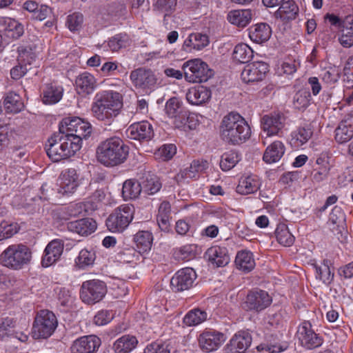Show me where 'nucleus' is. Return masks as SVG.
<instances>
[{"mask_svg": "<svg viewBox=\"0 0 353 353\" xmlns=\"http://www.w3.org/2000/svg\"><path fill=\"white\" fill-rule=\"evenodd\" d=\"M123 107V97L115 91L102 90L94 97L91 111L99 121L110 122L119 114Z\"/></svg>", "mask_w": 353, "mask_h": 353, "instance_id": "obj_1", "label": "nucleus"}, {"mask_svg": "<svg viewBox=\"0 0 353 353\" xmlns=\"http://www.w3.org/2000/svg\"><path fill=\"white\" fill-rule=\"evenodd\" d=\"M129 154V147L117 137L101 141L96 149L98 162L105 167H114L123 163Z\"/></svg>", "mask_w": 353, "mask_h": 353, "instance_id": "obj_2", "label": "nucleus"}, {"mask_svg": "<svg viewBox=\"0 0 353 353\" xmlns=\"http://www.w3.org/2000/svg\"><path fill=\"white\" fill-rule=\"evenodd\" d=\"M251 135V130L245 120L238 113L230 112L225 116L221 125L223 140L232 144H239Z\"/></svg>", "mask_w": 353, "mask_h": 353, "instance_id": "obj_3", "label": "nucleus"}, {"mask_svg": "<svg viewBox=\"0 0 353 353\" xmlns=\"http://www.w3.org/2000/svg\"><path fill=\"white\" fill-rule=\"evenodd\" d=\"M32 257L30 249L23 244L8 246L0 254V264L12 270H19L29 263Z\"/></svg>", "mask_w": 353, "mask_h": 353, "instance_id": "obj_4", "label": "nucleus"}, {"mask_svg": "<svg viewBox=\"0 0 353 353\" xmlns=\"http://www.w3.org/2000/svg\"><path fill=\"white\" fill-rule=\"evenodd\" d=\"M58 321L55 314L48 310L39 311L34 318L32 335L35 339H48L55 331Z\"/></svg>", "mask_w": 353, "mask_h": 353, "instance_id": "obj_5", "label": "nucleus"}, {"mask_svg": "<svg viewBox=\"0 0 353 353\" xmlns=\"http://www.w3.org/2000/svg\"><path fill=\"white\" fill-rule=\"evenodd\" d=\"M134 208L132 205L124 204L116 208L106 220V226L112 232H123L132 221Z\"/></svg>", "mask_w": 353, "mask_h": 353, "instance_id": "obj_6", "label": "nucleus"}, {"mask_svg": "<svg viewBox=\"0 0 353 353\" xmlns=\"http://www.w3.org/2000/svg\"><path fill=\"white\" fill-rule=\"evenodd\" d=\"M183 69L185 80L190 83L205 82L214 75L208 65L199 59L186 61Z\"/></svg>", "mask_w": 353, "mask_h": 353, "instance_id": "obj_7", "label": "nucleus"}, {"mask_svg": "<svg viewBox=\"0 0 353 353\" xmlns=\"http://www.w3.org/2000/svg\"><path fill=\"white\" fill-rule=\"evenodd\" d=\"M59 131L71 137H78L82 142L83 139H87L90 135L92 126L79 117H66L61 121Z\"/></svg>", "mask_w": 353, "mask_h": 353, "instance_id": "obj_8", "label": "nucleus"}, {"mask_svg": "<svg viewBox=\"0 0 353 353\" xmlns=\"http://www.w3.org/2000/svg\"><path fill=\"white\" fill-rule=\"evenodd\" d=\"M107 293L106 285L99 280H88L82 283L80 298L88 305H92L103 299Z\"/></svg>", "mask_w": 353, "mask_h": 353, "instance_id": "obj_9", "label": "nucleus"}, {"mask_svg": "<svg viewBox=\"0 0 353 353\" xmlns=\"http://www.w3.org/2000/svg\"><path fill=\"white\" fill-rule=\"evenodd\" d=\"M296 337L301 345L307 350L320 347L323 343V337L314 332L309 321H304L298 327Z\"/></svg>", "mask_w": 353, "mask_h": 353, "instance_id": "obj_10", "label": "nucleus"}, {"mask_svg": "<svg viewBox=\"0 0 353 353\" xmlns=\"http://www.w3.org/2000/svg\"><path fill=\"white\" fill-rule=\"evenodd\" d=\"M272 299L265 290H256L250 291L243 304V307L247 311L259 312L271 305Z\"/></svg>", "mask_w": 353, "mask_h": 353, "instance_id": "obj_11", "label": "nucleus"}, {"mask_svg": "<svg viewBox=\"0 0 353 353\" xmlns=\"http://www.w3.org/2000/svg\"><path fill=\"white\" fill-rule=\"evenodd\" d=\"M177 6V0H156L154 3L155 10L163 14V24L166 29H172L174 23L176 26L181 24L180 17L174 14Z\"/></svg>", "mask_w": 353, "mask_h": 353, "instance_id": "obj_12", "label": "nucleus"}, {"mask_svg": "<svg viewBox=\"0 0 353 353\" xmlns=\"http://www.w3.org/2000/svg\"><path fill=\"white\" fill-rule=\"evenodd\" d=\"M80 184L79 174L74 168L63 170L58 180V192L62 195L72 194Z\"/></svg>", "mask_w": 353, "mask_h": 353, "instance_id": "obj_13", "label": "nucleus"}, {"mask_svg": "<svg viewBox=\"0 0 353 353\" xmlns=\"http://www.w3.org/2000/svg\"><path fill=\"white\" fill-rule=\"evenodd\" d=\"M196 279V274L192 268H183L177 271L171 279V288L175 292L189 290L193 286Z\"/></svg>", "mask_w": 353, "mask_h": 353, "instance_id": "obj_14", "label": "nucleus"}, {"mask_svg": "<svg viewBox=\"0 0 353 353\" xmlns=\"http://www.w3.org/2000/svg\"><path fill=\"white\" fill-rule=\"evenodd\" d=\"M225 340L223 333L213 330H204L198 337L199 347L206 352L216 350Z\"/></svg>", "mask_w": 353, "mask_h": 353, "instance_id": "obj_15", "label": "nucleus"}, {"mask_svg": "<svg viewBox=\"0 0 353 353\" xmlns=\"http://www.w3.org/2000/svg\"><path fill=\"white\" fill-rule=\"evenodd\" d=\"M285 116L282 113H272L261 119V127L265 138L278 135L285 126Z\"/></svg>", "mask_w": 353, "mask_h": 353, "instance_id": "obj_16", "label": "nucleus"}, {"mask_svg": "<svg viewBox=\"0 0 353 353\" xmlns=\"http://www.w3.org/2000/svg\"><path fill=\"white\" fill-rule=\"evenodd\" d=\"M269 65L263 61H255L247 65L241 72V79L245 83L262 81L268 72Z\"/></svg>", "mask_w": 353, "mask_h": 353, "instance_id": "obj_17", "label": "nucleus"}, {"mask_svg": "<svg viewBox=\"0 0 353 353\" xmlns=\"http://www.w3.org/2000/svg\"><path fill=\"white\" fill-rule=\"evenodd\" d=\"M101 340L95 335L83 336L76 339L70 347L71 353H96Z\"/></svg>", "mask_w": 353, "mask_h": 353, "instance_id": "obj_18", "label": "nucleus"}, {"mask_svg": "<svg viewBox=\"0 0 353 353\" xmlns=\"http://www.w3.org/2000/svg\"><path fill=\"white\" fill-rule=\"evenodd\" d=\"M67 148L66 145H63L62 141L61 142V134L60 131L58 134H54L48 141V143L46 145V150L48 156L53 161L57 162L61 159H68L65 153L69 152L65 150Z\"/></svg>", "mask_w": 353, "mask_h": 353, "instance_id": "obj_19", "label": "nucleus"}, {"mask_svg": "<svg viewBox=\"0 0 353 353\" xmlns=\"http://www.w3.org/2000/svg\"><path fill=\"white\" fill-rule=\"evenodd\" d=\"M128 137L139 141H148L154 135L152 125L147 121L134 123L127 130Z\"/></svg>", "mask_w": 353, "mask_h": 353, "instance_id": "obj_20", "label": "nucleus"}, {"mask_svg": "<svg viewBox=\"0 0 353 353\" xmlns=\"http://www.w3.org/2000/svg\"><path fill=\"white\" fill-rule=\"evenodd\" d=\"M63 241L61 239H54L48 243L42 256V265L47 268L59 261L63 253Z\"/></svg>", "mask_w": 353, "mask_h": 353, "instance_id": "obj_21", "label": "nucleus"}, {"mask_svg": "<svg viewBox=\"0 0 353 353\" xmlns=\"http://www.w3.org/2000/svg\"><path fill=\"white\" fill-rule=\"evenodd\" d=\"M132 84L137 88L143 90L150 88L156 83V78L150 70L138 68L131 72L130 75Z\"/></svg>", "mask_w": 353, "mask_h": 353, "instance_id": "obj_22", "label": "nucleus"}, {"mask_svg": "<svg viewBox=\"0 0 353 353\" xmlns=\"http://www.w3.org/2000/svg\"><path fill=\"white\" fill-rule=\"evenodd\" d=\"M251 334L247 331H239L230 341L227 353H244L252 343Z\"/></svg>", "mask_w": 353, "mask_h": 353, "instance_id": "obj_23", "label": "nucleus"}, {"mask_svg": "<svg viewBox=\"0 0 353 353\" xmlns=\"http://www.w3.org/2000/svg\"><path fill=\"white\" fill-rule=\"evenodd\" d=\"M0 32L7 37L17 39L23 35L24 28L14 19L0 17Z\"/></svg>", "mask_w": 353, "mask_h": 353, "instance_id": "obj_24", "label": "nucleus"}, {"mask_svg": "<svg viewBox=\"0 0 353 353\" xmlns=\"http://www.w3.org/2000/svg\"><path fill=\"white\" fill-rule=\"evenodd\" d=\"M209 43L207 34L198 32H192L184 40L181 49L187 52L199 51L208 46Z\"/></svg>", "mask_w": 353, "mask_h": 353, "instance_id": "obj_25", "label": "nucleus"}, {"mask_svg": "<svg viewBox=\"0 0 353 353\" xmlns=\"http://www.w3.org/2000/svg\"><path fill=\"white\" fill-rule=\"evenodd\" d=\"M205 257L217 268L225 266L230 262L228 250L224 247L212 246L208 248L205 254Z\"/></svg>", "mask_w": 353, "mask_h": 353, "instance_id": "obj_26", "label": "nucleus"}, {"mask_svg": "<svg viewBox=\"0 0 353 353\" xmlns=\"http://www.w3.org/2000/svg\"><path fill=\"white\" fill-rule=\"evenodd\" d=\"M63 93L61 86L54 83L45 84L41 88V101L46 105L55 104L62 99Z\"/></svg>", "mask_w": 353, "mask_h": 353, "instance_id": "obj_27", "label": "nucleus"}, {"mask_svg": "<svg viewBox=\"0 0 353 353\" xmlns=\"http://www.w3.org/2000/svg\"><path fill=\"white\" fill-rule=\"evenodd\" d=\"M68 228L72 232L81 236H87L94 232L97 228V223L92 219L85 218L68 223Z\"/></svg>", "mask_w": 353, "mask_h": 353, "instance_id": "obj_28", "label": "nucleus"}, {"mask_svg": "<svg viewBox=\"0 0 353 353\" xmlns=\"http://www.w3.org/2000/svg\"><path fill=\"white\" fill-rule=\"evenodd\" d=\"M249 37L256 43L268 41L272 35V28L265 23H259L249 28Z\"/></svg>", "mask_w": 353, "mask_h": 353, "instance_id": "obj_29", "label": "nucleus"}, {"mask_svg": "<svg viewBox=\"0 0 353 353\" xmlns=\"http://www.w3.org/2000/svg\"><path fill=\"white\" fill-rule=\"evenodd\" d=\"M76 89L79 94H90L97 88L94 77L87 72L80 74L75 80Z\"/></svg>", "mask_w": 353, "mask_h": 353, "instance_id": "obj_30", "label": "nucleus"}, {"mask_svg": "<svg viewBox=\"0 0 353 353\" xmlns=\"http://www.w3.org/2000/svg\"><path fill=\"white\" fill-rule=\"evenodd\" d=\"M211 97V91L206 87L199 85L189 89L186 94L188 101L192 105H201Z\"/></svg>", "mask_w": 353, "mask_h": 353, "instance_id": "obj_31", "label": "nucleus"}, {"mask_svg": "<svg viewBox=\"0 0 353 353\" xmlns=\"http://www.w3.org/2000/svg\"><path fill=\"white\" fill-rule=\"evenodd\" d=\"M261 183L256 175H249L241 177L236 187V192L241 194L246 195L256 192Z\"/></svg>", "mask_w": 353, "mask_h": 353, "instance_id": "obj_32", "label": "nucleus"}, {"mask_svg": "<svg viewBox=\"0 0 353 353\" xmlns=\"http://www.w3.org/2000/svg\"><path fill=\"white\" fill-rule=\"evenodd\" d=\"M252 12L250 9L233 10L227 15L228 21L239 28L247 26L251 21Z\"/></svg>", "mask_w": 353, "mask_h": 353, "instance_id": "obj_33", "label": "nucleus"}, {"mask_svg": "<svg viewBox=\"0 0 353 353\" xmlns=\"http://www.w3.org/2000/svg\"><path fill=\"white\" fill-rule=\"evenodd\" d=\"M353 137V118L340 122L335 130V140L339 143L349 141Z\"/></svg>", "mask_w": 353, "mask_h": 353, "instance_id": "obj_34", "label": "nucleus"}, {"mask_svg": "<svg viewBox=\"0 0 353 353\" xmlns=\"http://www.w3.org/2000/svg\"><path fill=\"white\" fill-rule=\"evenodd\" d=\"M285 153V145L280 141L272 143L266 148L263 159L265 163H272L279 161Z\"/></svg>", "mask_w": 353, "mask_h": 353, "instance_id": "obj_35", "label": "nucleus"}, {"mask_svg": "<svg viewBox=\"0 0 353 353\" xmlns=\"http://www.w3.org/2000/svg\"><path fill=\"white\" fill-rule=\"evenodd\" d=\"M23 9L32 14V18L39 21L46 19L50 14L51 9L46 5H39L34 1H26L23 5Z\"/></svg>", "mask_w": 353, "mask_h": 353, "instance_id": "obj_36", "label": "nucleus"}, {"mask_svg": "<svg viewBox=\"0 0 353 353\" xmlns=\"http://www.w3.org/2000/svg\"><path fill=\"white\" fill-rule=\"evenodd\" d=\"M138 343L137 338L132 335H123L113 344L115 353H129L134 349Z\"/></svg>", "mask_w": 353, "mask_h": 353, "instance_id": "obj_37", "label": "nucleus"}, {"mask_svg": "<svg viewBox=\"0 0 353 353\" xmlns=\"http://www.w3.org/2000/svg\"><path fill=\"white\" fill-rule=\"evenodd\" d=\"M312 134L313 131L310 125L299 127L292 132L290 143L294 147H300L310 139Z\"/></svg>", "mask_w": 353, "mask_h": 353, "instance_id": "obj_38", "label": "nucleus"}, {"mask_svg": "<svg viewBox=\"0 0 353 353\" xmlns=\"http://www.w3.org/2000/svg\"><path fill=\"white\" fill-rule=\"evenodd\" d=\"M316 278L326 285L330 284L334 279V268L332 262L324 259L321 265H315Z\"/></svg>", "mask_w": 353, "mask_h": 353, "instance_id": "obj_39", "label": "nucleus"}, {"mask_svg": "<svg viewBox=\"0 0 353 353\" xmlns=\"http://www.w3.org/2000/svg\"><path fill=\"white\" fill-rule=\"evenodd\" d=\"M235 264L238 269L249 272L255 267V261L252 253L249 251H240L237 253L235 259Z\"/></svg>", "mask_w": 353, "mask_h": 353, "instance_id": "obj_40", "label": "nucleus"}, {"mask_svg": "<svg viewBox=\"0 0 353 353\" xmlns=\"http://www.w3.org/2000/svg\"><path fill=\"white\" fill-rule=\"evenodd\" d=\"M117 261L122 263H137L141 258V254L132 247L121 249L116 254Z\"/></svg>", "mask_w": 353, "mask_h": 353, "instance_id": "obj_41", "label": "nucleus"}, {"mask_svg": "<svg viewBox=\"0 0 353 353\" xmlns=\"http://www.w3.org/2000/svg\"><path fill=\"white\" fill-rule=\"evenodd\" d=\"M142 192L141 184L135 179L124 181L122 188V196L125 200L137 198Z\"/></svg>", "mask_w": 353, "mask_h": 353, "instance_id": "obj_42", "label": "nucleus"}, {"mask_svg": "<svg viewBox=\"0 0 353 353\" xmlns=\"http://www.w3.org/2000/svg\"><path fill=\"white\" fill-rule=\"evenodd\" d=\"M3 104L8 113L16 114L21 112L24 108L21 97L13 92H10L7 94Z\"/></svg>", "mask_w": 353, "mask_h": 353, "instance_id": "obj_43", "label": "nucleus"}, {"mask_svg": "<svg viewBox=\"0 0 353 353\" xmlns=\"http://www.w3.org/2000/svg\"><path fill=\"white\" fill-rule=\"evenodd\" d=\"M152 241V234L148 231H139L134 236V241L141 254L150 250Z\"/></svg>", "mask_w": 353, "mask_h": 353, "instance_id": "obj_44", "label": "nucleus"}, {"mask_svg": "<svg viewBox=\"0 0 353 353\" xmlns=\"http://www.w3.org/2000/svg\"><path fill=\"white\" fill-rule=\"evenodd\" d=\"M203 168V165L199 161L194 160L189 167L181 170L175 178L178 182H181L183 179H196Z\"/></svg>", "mask_w": 353, "mask_h": 353, "instance_id": "obj_45", "label": "nucleus"}, {"mask_svg": "<svg viewBox=\"0 0 353 353\" xmlns=\"http://www.w3.org/2000/svg\"><path fill=\"white\" fill-rule=\"evenodd\" d=\"M208 318L205 310L194 308L190 310L183 317V323L187 326H196L204 322Z\"/></svg>", "mask_w": 353, "mask_h": 353, "instance_id": "obj_46", "label": "nucleus"}, {"mask_svg": "<svg viewBox=\"0 0 353 353\" xmlns=\"http://www.w3.org/2000/svg\"><path fill=\"white\" fill-rule=\"evenodd\" d=\"M201 248L196 244H188L175 252L176 257L183 261H190L201 253Z\"/></svg>", "mask_w": 353, "mask_h": 353, "instance_id": "obj_47", "label": "nucleus"}, {"mask_svg": "<svg viewBox=\"0 0 353 353\" xmlns=\"http://www.w3.org/2000/svg\"><path fill=\"white\" fill-rule=\"evenodd\" d=\"M61 142L63 143V145H66L67 148L65 150L69 152L65 153L67 158L74 156L77 151H79L81 146L82 142L80 141V139L77 137H74L69 136L66 134L61 133Z\"/></svg>", "mask_w": 353, "mask_h": 353, "instance_id": "obj_48", "label": "nucleus"}, {"mask_svg": "<svg viewBox=\"0 0 353 353\" xmlns=\"http://www.w3.org/2000/svg\"><path fill=\"white\" fill-rule=\"evenodd\" d=\"M253 57V50L245 43H240L235 46L233 52V58L236 61L245 63Z\"/></svg>", "mask_w": 353, "mask_h": 353, "instance_id": "obj_49", "label": "nucleus"}, {"mask_svg": "<svg viewBox=\"0 0 353 353\" xmlns=\"http://www.w3.org/2000/svg\"><path fill=\"white\" fill-rule=\"evenodd\" d=\"M165 110L169 117L175 119L174 123L176 119H181L182 114L185 112L182 110L181 104L176 97H172L166 102Z\"/></svg>", "mask_w": 353, "mask_h": 353, "instance_id": "obj_50", "label": "nucleus"}, {"mask_svg": "<svg viewBox=\"0 0 353 353\" xmlns=\"http://www.w3.org/2000/svg\"><path fill=\"white\" fill-rule=\"evenodd\" d=\"M175 125L178 128H183L185 130H186V129L195 130L199 125V120L195 114L188 113L185 111L184 113L182 114L181 119L179 121L176 119Z\"/></svg>", "mask_w": 353, "mask_h": 353, "instance_id": "obj_51", "label": "nucleus"}, {"mask_svg": "<svg viewBox=\"0 0 353 353\" xmlns=\"http://www.w3.org/2000/svg\"><path fill=\"white\" fill-rule=\"evenodd\" d=\"M277 241L284 246H291L294 241V236L285 224L279 225L275 231Z\"/></svg>", "mask_w": 353, "mask_h": 353, "instance_id": "obj_52", "label": "nucleus"}, {"mask_svg": "<svg viewBox=\"0 0 353 353\" xmlns=\"http://www.w3.org/2000/svg\"><path fill=\"white\" fill-rule=\"evenodd\" d=\"M241 160L240 154L235 151H230L221 156L220 167L223 171L233 168Z\"/></svg>", "mask_w": 353, "mask_h": 353, "instance_id": "obj_53", "label": "nucleus"}, {"mask_svg": "<svg viewBox=\"0 0 353 353\" xmlns=\"http://www.w3.org/2000/svg\"><path fill=\"white\" fill-rule=\"evenodd\" d=\"M142 191L148 195H153L161 188V183L155 176H147L141 183Z\"/></svg>", "mask_w": 353, "mask_h": 353, "instance_id": "obj_54", "label": "nucleus"}, {"mask_svg": "<svg viewBox=\"0 0 353 353\" xmlns=\"http://www.w3.org/2000/svg\"><path fill=\"white\" fill-rule=\"evenodd\" d=\"M311 94L310 91L302 89L299 90L293 97V105L296 109L305 110L310 104Z\"/></svg>", "mask_w": 353, "mask_h": 353, "instance_id": "obj_55", "label": "nucleus"}, {"mask_svg": "<svg viewBox=\"0 0 353 353\" xmlns=\"http://www.w3.org/2000/svg\"><path fill=\"white\" fill-rule=\"evenodd\" d=\"M279 10L285 19L290 20L296 18L299 8L294 1L289 0L281 2Z\"/></svg>", "mask_w": 353, "mask_h": 353, "instance_id": "obj_56", "label": "nucleus"}, {"mask_svg": "<svg viewBox=\"0 0 353 353\" xmlns=\"http://www.w3.org/2000/svg\"><path fill=\"white\" fill-rule=\"evenodd\" d=\"M96 259L95 252L90 250L83 249L80 251L76 259V264L80 268H85L93 265Z\"/></svg>", "mask_w": 353, "mask_h": 353, "instance_id": "obj_57", "label": "nucleus"}, {"mask_svg": "<svg viewBox=\"0 0 353 353\" xmlns=\"http://www.w3.org/2000/svg\"><path fill=\"white\" fill-rule=\"evenodd\" d=\"M341 70L336 66L329 67L323 70L321 74L322 81L328 85H333L339 80Z\"/></svg>", "mask_w": 353, "mask_h": 353, "instance_id": "obj_58", "label": "nucleus"}, {"mask_svg": "<svg viewBox=\"0 0 353 353\" xmlns=\"http://www.w3.org/2000/svg\"><path fill=\"white\" fill-rule=\"evenodd\" d=\"M130 40L126 34H118L111 38L108 41V46L112 51H118L122 48L130 45Z\"/></svg>", "mask_w": 353, "mask_h": 353, "instance_id": "obj_59", "label": "nucleus"}, {"mask_svg": "<svg viewBox=\"0 0 353 353\" xmlns=\"http://www.w3.org/2000/svg\"><path fill=\"white\" fill-rule=\"evenodd\" d=\"M345 221V214L339 206H334L329 216V221L338 226L342 225Z\"/></svg>", "mask_w": 353, "mask_h": 353, "instance_id": "obj_60", "label": "nucleus"}, {"mask_svg": "<svg viewBox=\"0 0 353 353\" xmlns=\"http://www.w3.org/2000/svg\"><path fill=\"white\" fill-rule=\"evenodd\" d=\"M316 163L319 168L327 169V172H330L331 168L334 166V159L332 154L327 152H322L316 159Z\"/></svg>", "mask_w": 353, "mask_h": 353, "instance_id": "obj_61", "label": "nucleus"}, {"mask_svg": "<svg viewBox=\"0 0 353 353\" xmlns=\"http://www.w3.org/2000/svg\"><path fill=\"white\" fill-rule=\"evenodd\" d=\"M83 22V15L79 12H74L68 17L67 23L71 31L80 29Z\"/></svg>", "mask_w": 353, "mask_h": 353, "instance_id": "obj_62", "label": "nucleus"}, {"mask_svg": "<svg viewBox=\"0 0 353 353\" xmlns=\"http://www.w3.org/2000/svg\"><path fill=\"white\" fill-rule=\"evenodd\" d=\"M113 319L112 312L109 310H100L94 317V323L97 325H104L110 323Z\"/></svg>", "mask_w": 353, "mask_h": 353, "instance_id": "obj_63", "label": "nucleus"}, {"mask_svg": "<svg viewBox=\"0 0 353 353\" xmlns=\"http://www.w3.org/2000/svg\"><path fill=\"white\" fill-rule=\"evenodd\" d=\"M168 345L165 343L154 342L148 345L143 353H170Z\"/></svg>", "mask_w": 353, "mask_h": 353, "instance_id": "obj_64", "label": "nucleus"}]
</instances>
